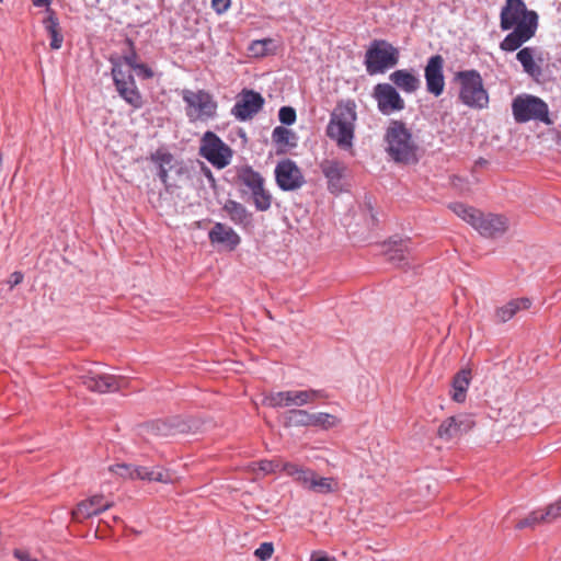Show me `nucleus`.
<instances>
[{"mask_svg": "<svg viewBox=\"0 0 561 561\" xmlns=\"http://www.w3.org/2000/svg\"><path fill=\"white\" fill-rule=\"evenodd\" d=\"M356 103L353 100H342L333 108L327 126V135L344 150L352 149L357 121Z\"/></svg>", "mask_w": 561, "mask_h": 561, "instance_id": "f257e3e1", "label": "nucleus"}, {"mask_svg": "<svg viewBox=\"0 0 561 561\" xmlns=\"http://www.w3.org/2000/svg\"><path fill=\"white\" fill-rule=\"evenodd\" d=\"M387 152L398 163L411 164L417 161V146L405 124L392 121L385 135Z\"/></svg>", "mask_w": 561, "mask_h": 561, "instance_id": "f03ea898", "label": "nucleus"}, {"mask_svg": "<svg viewBox=\"0 0 561 561\" xmlns=\"http://www.w3.org/2000/svg\"><path fill=\"white\" fill-rule=\"evenodd\" d=\"M397 47L385 39H374L365 54V67L369 75L385 73L399 62Z\"/></svg>", "mask_w": 561, "mask_h": 561, "instance_id": "7ed1b4c3", "label": "nucleus"}, {"mask_svg": "<svg viewBox=\"0 0 561 561\" xmlns=\"http://www.w3.org/2000/svg\"><path fill=\"white\" fill-rule=\"evenodd\" d=\"M456 79L460 84L459 99L471 107L482 110L489 104V94L483 87L481 75L477 70L459 71Z\"/></svg>", "mask_w": 561, "mask_h": 561, "instance_id": "20e7f679", "label": "nucleus"}, {"mask_svg": "<svg viewBox=\"0 0 561 561\" xmlns=\"http://www.w3.org/2000/svg\"><path fill=\"white\" fill-rule=\"evenodd\" d=\"M512 111L517 123L539 121L547 125L552 122L549 117L548 104L540 98L530 94L518 95L513 100Z\"/></svg>", "mask_w": 561, "mask_h": 561, "instance_id": "39448f33", "label": "nucleus"}, {"mask_svg": "<svg viewBox=\"0 0 561 561\" xmlns=\"http://www.w3.org/2000/svg\"><path fill=\"white\" fill-rule=\"evenodd\" d=\"M500 26L503 31L524 26L537 30L538 15L527 10L523 0H506L500 15Z\"/></svg>", "mask_w": 561, "mask_h": 561, "instance_id": "423d86ee", "label": "nucleus"}, {"mask_svg": "<svg viewBox=\"0 0 561 561\" xmlns=\"http://www.w3.org/2000/svg\"><path fill=\"white\" fill-rule=\"evenodd\" d=\"M183 100L187 104L186 115L191 122H205L216 116L218 104L207 91L184 90Z\"/></svg>", "mask_w": 561, "mask_h": 561, "instance_id": "0eeeda50", "label": "nucleus"}, {"mask_svg": "<svg viewBox=\"0 0 561 561\" xmlns=\"http://www.w3.org/2000/svg\"><path fill=\"white\" fill-rule=\"evenodd\" d=\"M324 397L322 390H287L265 394L263 404L270 408L302 407L313 403L318 398Z\"/></svg>", "mask_w": 561, "mask_h": 561, "instance_id": "6e6552de", "label": "nucleus"}, {"mask_svg": "<svg viewBox=\"0 0 561 561\" xmlns=\"http://www.w3.org/2000/svg\"><path fill=\"white\" fill-rule=\"evenodd\" d=\"M199 154L217 169H224L230 163L232 150L215 133L206 131L199 146Z\"/></svg>", "mask_w": 561, "mask_h": 561, "instance_id": "1a4fd4ad", "label": "nucleus"}, {"mask_svg": "<svg viewBox=\"0 0 561 561\" xmlns=\"http://www.w3.org/2000/svg\"><path fill=\"white\" fill-rule=\"evenodd\" d=\"M112 76L121 98L135 110L141 108L144 100L130 70H124L121 64H114Z\"/></svg>", "mask_w": 561, "mask_h": 561, "instance_id": "9d476101", "label": "nucleus"}, {"mask_svg": "<svg viewBox=\"0 0 561 561\" xmlns=\"http://www.w3.org/2000/svg\"><path fill=\"white\" fill-rule=\"evenodd\" d=\"M274 173L276 184L282 191H297L306 184L301 169L290 159L278 161Z\"/></svg>", "mask_w": 561, "mask_h": 561, "instance_id": "9b49d317", "label": "nucleus"}, {"mask_svg": "<svg viewBox=\"0 0 561 561\" xmlns=\"http://www.w3.org/2000/svg\"><path fill=\"white\" fill-rule=\"evenodd\" d=\"M79 379L90 391L98 393L117 391L126 383V379L123 377L100 374L94 370H82Z\"/></svg>", "mask_w": 561, "mask_h": 561, "instance_id": "f8f14e48", "label": "nucleus"}, {"mask_svg": "<svg viewBox=\"0 0 561 561\" xmlns=\"http://www.w3.org/2000/svg\"><path fill=\"white\" fill-rule=\"evenodd\" d=\"M373 96L377 102L378 110L385 115L400 112L405 107L404 100L401 98L396 87L390 83L376 84Z\"/></svg>", "mask_w": 561, "mask_h": 561, "instance_id": "ddd939ff", "label": "nucleus"}, {"mask_svg": "<svg viewBox=\"0 0 561 561\" xmlns=\"http://www.w3.org/2000/svg\"><path fill=\"white\" fill-rule=\"evenodd\" d=\"M426 90L438 98L445 90L444 58L440 55L430 57L424 68Z\"/></svg>", "mask_w": 561, "mask_h": 561, "instance_id": "4468645a", "label": "nucleus"}, {"mask_svg": "<svg viewBox=\"0 0 561 561\" xmlns=\"http://www.w3.org/2000/svg\"><path fill=\"white\" fill-rule=\"evenodd\" d=\"M264 105L263 96L253 90H243L240 99L233 105L231 113L232 115L241 121L251 119L256 115Z\"/></svg>", "mask_w": 561, "mask_h": 561, "instance_id": "2eb2a0df", "label": "nucleus"}, {"mask_svg": "<svg viewBox=\"0 0 561 561\" xmlns=\"http://www.w3.org/2000/svg\"><path fill=\"white\" fill-rule=\"evenodd\" d=\"M474 426V421L470 415L459 414L445 419L437 430V436L445 440L450 442L466 433Z\"/></svg>", "mask_w": 561, "mask_h": 561, "instance_id": "dca6fc26", "label": "nucleus"}, {"mask_svg": "<svg viewBox=\"0 0 561 561\" xmlns=\"http://www.w3.org/2000/svg\"><path fill=\"white\" fill-rule=\"evenodd\" d=\"M508 226V219L503 215L481 213L474 229L483 237L499 238L507 231Z\"/></svg>", "mask_w": 561, "mask_h": 561, "instance_id": "f3484780", "label": "nucleus"}, {"mask_svg": "<svg viewBox=\"0 0 561 561\" xmlns=\"http://www.w3.org/2000/svg\"><path fill=\"white\" fill-rule=\"evenodd\" d=\"M113 506V502L107 501L103 495L96 494L84 501H81L72 511V519L82 522L98 515Z\"/></svg>", "mask_w": 561, "mask_h": 561, "instance_id": "a211bd4d", "label": "nucleus"}, {"mask_svg": "<svg viewBox=\"0 0 561 561\" xmlns=\"http://www.w3.org/2000/svg\"><path fill=\"white\" fill-rule=\"evenodd\" d=\"M320 169L328 181L331 193H340L343 190L342 180L346 172L344 162L336 159H325L320 163Z\"/></svg>", "mask_w": 561, "mask_h": 561, "instance_id": "6ab92c4d", "label": "nucleus"}, {"mask_svg": "<svg viewBox=\"0 0 561 561\" xmlns=\"http://www.w3.org/2000/svg\"><path fill=\"white\" fill-rule=\"evenodd\" d=\"M389 79L396 88L408 94L416 92L421 87V79L412 69L396 70Z\"/></svg>", "mask_w": 561, "mask_h": 561, "instance_id": "aec40b11", "label": "nucleus"}, {"mask_svg": "<svg viewBox=\"0 0 561 561\" xmlns=\"http://www.w3.org/2000/svg\"><path fill=\"white\" fill-rule=\"evenodd\" d=\"M530 307L531 300L527 297L512 299L505 305L495 309V321L499 323H505L513 319L518 312L528 310Z\"/></svg>", "mask_w": 561, "mask_h": 561, "instance_id": "412c9836", "label": "nucleus"}, {"mask_svg": "<svg viewBox=\"0 0 561 561\" xmlns=\"http://www.w3.org/2000/svg\"><path fill=\"white\" fill-rule=\"evenodd\" d=\"M211 243H222L228 245L231 250L236 249L241 239L238 233L231 228L221 222H216L208 233Z\"/></svg>", "mask_w": 561, "mask_h": 561, "instance_id": "4be33fe9", "label": "nucleus"}, {"mask_svg": "<svg viewBox=\"0 0 561 561\" xmlns=\"http://www.w3.org/2000/svg\"><path fill=\"white\" fill-rule=\"evenodd\" d=\"M536 33V30H530L529 27H515L513 32L507 34L505 38L501 42L500 47L505 51H514L518 49L524 43L529 41Z\"/></svg>", "mask_w": 561, "mask_h": 561, "instance_id": "5701e85b", "label": "nucleus"}, {"mask_svg": "<svg viewBox=\"0 0 561 561\" xmlns=\"http://www.w3.org/2000/svg\"><path fill=\"white\" fill-rule=\"evenodd\" d=\"M283 471L305 489H308L311 478L314 473V471L310 468L289 461L283 465Z\"/></svg>", "mask_w": 561, "mask_h": 561, "instance_id": "b1692460", "label": "nucleus"}, {"mask_svg": "<svg viewBox=\"0 0 561 561\" xmlns=\"http://www.w3.org/2000/svg\"><path fill=\"white\" fill-rule=\"evenodd\" d=\"M151 161L158 167V175L164 184L168 192L171 191V184L168 182V172L174 160L173 156L164 150H157L151 154Z\"/></svg>", "mask_w": 561, "mask_h": 561, "instance_id": "393cba45", "label": "nucleus"}, {"mask_svg": "<svg viewBox=\"0 0 561 561\" xmlns=\"http://www.w3.org/2000/svg\"><path fill=\"white\" fill-rule=\"evenodd\" d=\"M46 12L48 15L44 20V25L50 36L49 46L51 49H59L62 45L64 36L60 32L58 18L56 16V13L49 8H47Z\"/></svg>", "mask_w": 561, "mask_h": 561, "instance_id": "a878e982", "label": "nucleus"}, {"mask_svg": "<svg viewBox=\"0 0 561 561\" xmlns=\"http://www.w3.org/2000/svg\"><path fill=\"white\" fill-rule=\"evenodd\" d=\"M224 210L236 225L248 226L251 222V214L242 204L236 201H227Z\"/></svg>", "mask_w": 561, "mask_h": 561, "instance_id": "bb28decb", "label": "nucleus"}, {"mask_svg": "<svg viewBox=\"0 0 561 561\" xmlns=\"http://www.w3.org/2000/svg\"><path fill=\"white\" fill-rule=\"evenodd\" d=\"M470 379H471V371L469 369H461L454 377L451 398L456 402L461 403L466 400V392L469 388Z\"/></svg>", "mask_w": 561, "mask_h": 561, "instance_id": "cd10ccee", "label": "nucleus"}, {"mask_svg": "<svg viewBox=\"0 0 561 561\" xmlns=\"http://www.w3.org/2000/svg\"><path fill=\"white\" fill-rule=\"evenodd\" d=\"M287 461H283L280 458L264 459L255 461L249 465V470L252 471L256 477H264L266 474L283 471V465Z\"/></svg>", "mask_w": 561, "mask_h": 561, "instance_id": "c85d7f7f", "label": "nucleus"}, {"mask_svg": "<svg viewBox=\"0 0 561 561\" xmlns=\"http://www.w3.org/2000/svg\"><path fill=\"white\" fill-rule=\"evenodd\" d=\"M284 425L287 427H311V413L300 409L288 410L284 414Z\"/></svg>", "mask_w": 561, "mask_h": 561, "instance_id": "c756f323", "label": "nucleus"}, {"mask_svg": "<svg viewBox=\"0 0 561 561\" xmlns=\"http://www.w3.org/2000/svg\"><path fill=\"white\" fill-rule=\"evenodd\" d=\"M448 207L455 215H457L463 221L468 222L473 228L476 227L481 214L480 210L476 209L474 207L465 205L462 203H451L449 204Z\"/></svg>", "mask_w": 561, "mask_h": 561, "instance_id": "7c9ffc66", "label": "nucleus"}, {"mask_svg": "<svg viewBox=\"0 0 561 561\" xmlns=\"http://www.w3.org/2000/svg\"><path fill=\"white\" fill-rule=\"evenodd\" d=\"M238 179L242 185L251 191V193L259 190L260 186L264 184L263 176L250 167L241 169L239 171Z\"/></svg>", "mask_w": 561, "mask_h": 561, "instance_id": "2f4dec72", "label": "nucleus"}, {"mask_svg": "<svg viewBox=\"0 0 561 561\" xmlns=\"http://www.w3.org/2000/svg\"><path fill=\"white\" fill-rule=\"evenodd\" d=\"M308 490L316 493L329 494L336 490V483L333 478L320 477L314 471Z\"/></svg>", "mask_w": 561, "mask_h": 561, "instance_id": "473e14b6", "label": "nucleus"}, {"mask_svg": "<svg viewBox=\"0 0 561 561\" xmlns=\"http://www.w3.org/2000/svg\"><path fill=\"white\" fill-rule=\"evenodd\" d=\"M272 138L276 145L283 148H294L297 145V137L295 133L283 126H277L274 128Z\"/></svg>", "mask_w": 561, "mask_h": 561, "instance_id": "72a5a7b5", "label": "nucleus"}, {"mask_svg": "<svg viewBox=\"0 0 561 561\" xmlns=\"http://www.w3.org/2000/svg\"><path fill=\"white\" fill-rule=\"evenodd\" d=\"M138 468V477L139 480L145 481H157L162 483H169L171 482V477L168 472L161 470V469H149L147 467L137 466Z\"/></svg>", "mask_w": 561, "mask_h": 561, "instance_id": "f704fd0d", "label": "nucleus"}, {"mask_svg": "<svg viewBox=\"0 0 561 561\" xmlns=\"http://www.w3.org/2000/svg\"><path fill=\"white\" fill-rule=\"evenodd\" d=\"M518 61L522 64L523 69L530 76L539 72V67L534 60V50L530 47L520 49L516 55Z\"/></svg>", "mask_w": 561, "mask_h": 561, "instance_id": "c9c22d12", "label": "nucleus"}, {"mask_svg": "<svg viewBox=\"0 0 561 561\" xmlns=\"http://www.w3.org/2000/svg\"><path fill=\"white\" fill-rule=\"evenodd\" d=\"M340 423L339 419L325 412L311 413V427L329 430Z\"/></svg>", "mask_w": 561, "mask_h": 561, "instance_id": "e433bc0d", "label": "nucleus"}, {"mask_svg": "<svg viewBox=\"0 0 561 561\" xmlns=\"http://www.w3.org/2000/svg\"><path fill=\"white\" fill-rule=\"evenodd\" d=\"M251 194L257 210L266 211L270 209L272 204V195L267 190H265L264 184L261 185L259 190L253 191Z\"/></svg>", "mask_w": 561, "mask_h": 561, "instance_id": "4c0bfd02", "label": "nucleus"}, {"mask_svg": "<svg viewBox=\"0 0 561 561\" xmlns=\"http://www.w3.org/2000/svg\"><path fill=\"white\" fill-rule=\"evenodd\" d=\"M408 247L404 241H394L392 247L387 251L388 260L399 264L407 259Z\"/></svg>", "mask_w": 561, "mask_h": 561, "instance_id": "58836bf2", "label": "nucleus"}, {"mask_svg": "<svg viewBox=\"0 0 561 561\" xmlns=\"http://www.w3.org/2000/svg\"><path fill=\"white\" fill-rule=\"evenodd\" d=\"M538 524H547L546 518L543 515V511H534L531 512L527 517L520 519L516 525L515 528L517 529H524L527 527H534Z\"/></svg>", "mask_w": 561, "mask_h": 561, "instance_id": "ea45409f", "label": "nucleus"}, {"mask_svg": "<svg viewBox=\"0 0 561 561\" xmlns=\"http://www.w3.org/2000/svg\"><path fill=\"white\" fill-rule=\"evenodd\" d=\"M272 44L271 38L253 41L249 46V51L253 57H263L268 54Z\"/></svg>", "mask_w": 561, "mask_h": 561, "instance_id": "a19ab883", "label": "nucleus"}, {"mask_svg": "<svg viewBox=\"0 0 561 561\" xmlns=\"http://www.w3.org/2000/svg\"><path fill=\"white\" fill-rule=\"evenodd\" d=\"M145 430L148 433H152L158 436H168V435H171L173 432L172 426H170L168 423H165L163 421H157V422L147 424L145 426Z\"/></svg>", "mask_w": 561, "mask_h": 561, "instance_id": "79ce46f5", "label": "nucleus"}, {"mask_svg": "<svg viewBox=\"0 0 561 561\" xmlns=\"http://www.w3.org/2000/svg\"><path fill=\"white\" fill-rule=\"evenodd\" d=\"M543 515L546 523H552L561 516V499L550 504L545 511Z\"/></svg>", "mask_w": 561, "mask_h": 561, "instance_id": "37998d69", "label": "nucleus"}, {"mask_svg": "<svg viewBox=\"0 0 561 561\" xmlns=\"http://www.w3.org/2000/svg\"><path fill=\"white\" fill-rule=\"evenodd\" d=\"M296 111L290 106H283L278 112L280 123L291 125L296 122Z\"/></svg>", "mask_w": 561, "mask_h": 561, "instance_id": "c03bdc74", "label": "nucleus"}, {"mask_svg": "<svg viewBox=\"0 0 561 561\" xmlns=\"http://www.w3.org/2000/svg\"><path fill=\"white\" fill-rule=\"evenodd\" d=\"M274 552V547L271 542H263L261 546L254 551V556L262 561L268 560Z\"/></svg>", "mask_w": 561, "mask_h": 561, "instance_id": "a18cd8bd", "label": "nucleus"}, {"mask_svg": "<svg viewBox=\"0 0 561 561\" xmlns=\"http://www.w3.org/2000/svg\"><path fill=\"white\" fill-rule=\"evenodd\" d=\"M126 44L128 45L130 51L129 54H126L123 59L125 61V64L128 66V69L127 70H130L131 69H135L136 66H138V62H137V54L134 49V44L130 39H127L126 41Z\"/></svg>", "mask_w": 561, "mask_h": 561, "instance_id": "49530a36", "label": "nucleus"}, {"mask_svg": "<svg viewBox=\"0 0 561 561\" xmlns=\"http://www.w3.org/2000/svg\"><path fill=\"white\" fill-rule=\"evenodd\" d=\"M131 466L133 465L116 463V465L110 466L108 470L123 479H129Z\"/></svg>", "mask_w": 561, "mask_h": 561, "instance_id": "de8ad7c7", "label": "nucleus"}, {"mask_svg": "<svg viewBox=\"0 0 561 561\" xmlns=\"http://www.w3.org/2000/svg\"><path fill=\"white\" fill-rule=\"evenodd\" d=\"M230 7V0H211V8L219 14L226 12Z\"/></svg>", "mask_w": 561, "mask_h": 561, "instance_id": "09e8293b", "label": "nucleus"}, {"mask_svg": "<svg viewBox=\"0 0 561 561\" xmlns=\"http://www.w3.org/2000/svg\"><path fill=\"white\" fill-rule=\"evenodd\" d=\"M13 556L20 561H39L36 558H32L30 551L25 549H15Z\"/></svg>", "mask_w": 561, "mask_h": 561, "instance_id": "8fccbe9b", "label": "nucleus"}, {"mask_svg": "<svg viewBox=\"0 0 561 561\" xmlns=\"http://www.w3.org/2000/svg\"><path fill=\"white\" fill-rule=\"evenodd\" d=\"M134 70H136L138 75L142 76L145 79H150L153 77V71L145 64H138Z\"/></svg>", "mask_w": 561, "mask_h": 561, "instance_id": "3c124183", "label": "nucleus"}, {"mask_svg": "<svg viewBox=\"0 0 561 561\" xmlns=\"http://www.w3.org/2000/svg\"><path fill=\"white\" fill-rule=\"evenodd\" d=\"M23 274L21 272H14L10 275V278H9V284L12 287L19 285L22 283L23 280Z\"/></svg>", "mask_w": 561, "mask_h": 561, "instance_id": "603ef678", "label": "nucleus"}, {"mask_svg": "<svg viewBox=\"0 0 561 561\" xmlns=\"http://www.w3.org/2000/svg\"><path fill=\"white\" fill-rule=\"evenodd\" d=\"M35 7H49L51 0H32Z\"/></svg>", "mask_w": 561, "mask_h": 561, "instance_id": "864d4df0", "label": "nucleus"}, {"mask_svg": "<svg viewBox=\"0 0 561 561\" xmlns=\"http://www.w3.org/2000/svg\"><path fill=\"white\" fill-rule=\"evenodd\" d=\"M137 472H138V468H137V466H134V465H133V466H131V470H130L129 479H130V480H137V479L139 480V477H138V473H137Z\"/></svg>", "mask_w": 561, "mask_h": 561, "instance_id": "5fc2aeb1", "label": "nucleus"}, {"mask_svg": "<svg viewBox=\"0 0 561 561\" xmlns=\"http://www.w3.org/2000/svg\"><path fill=\"white\" fill-rule=\"evenodd\" d=\"M310 561H336V560H335V558L312 556Z\"/></svg>", "mask_w": 561, "mask_h": 561, "instance_id": "6e6d98bb", "label": "nucleus"}]
</instances>
